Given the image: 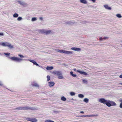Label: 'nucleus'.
I'll return each instance as SVG.
<instances>
[{
  "mask_svg": "<svg viewBox=\"0 0 122 122\" xmlns=\"http://www.w3.org/2000/svg\"><path fill=\"white\" fill-rule=\"evenodd\" d=\"M99 101V102L101 103L106 104L107 106V105H108L109 104V103H108V100H106L103 98L100 99Z\"/></svg>",
  "mask_w": 122,
  "mask_h": 122,
  "instance_id": "nucleus-1",
  "label": "nucleus"
},
{
  "mask_svg": "<svg viewBox=\"0 0 122 122\" xmlns=\"http://www.w3.org/2000/svg\"><path fill=\"white\" fill-rule=\"evenodd\" d=\"M41 33L43 34L46 35L50 34L51 32V30H45L44 29H42L39 31Z\"/></svg>",
  "mask_w": 122,
  "mask_h": 122,
  "instance_id": "nucleus-2",
  "label": "nucleus"
},
{
  "mask_svg": "<svg viewBox=\"0 0 122 122\" xmlns=\"http://www.w3.org/2000/svg\"><path fill=\"white\" fill-rule=\"evenodd\" d=\"M57 75L58 78L59 79H61L63 78V76H62V74L60 71H54V74Z\"/></svg>",
  "mask_w": 122,
  "mask_h": 122,
  "instance_id": "nucleus-3",
  "label": "nucleus"
},
{
  "mask_svg": "<svg viewBox=\"0 0 122 122\" xmlns=\"http://www.w3.org/2000/svg\"><path fill=\"white\" fill-rule=\"evenodd\" d=\"M58 51L61 53H63L67 54H72L73 53L72 51H66L65 50H58Z\"/></svg>",
  "mask_w": 122,
  "mask_h": 122,
  "instance_id": "nucleus-4",
  "label": "nucleus"
},
{
  "mask_svg": "<svg viewBox=\"0 0 122 122\" xmlns=\"http://www.w3.org/2000/svg\"><path fill=\"white\" fill-rule=\"evenodd\" d=\"M10 58L12 60L17 61H20L23 60V59H21L14 57H10Z\"/></svg>",
  "mask_w": 122,
  "mask_h": 122,
  "instance_id": "nucleus-5",
  "label": "nucleus"
},
{
  "mask_svg": "<svg viewBox=\"0 0 122 122\" xmlns=\"http://www.w3.org/2000/svg\"><path fill=\"white\" fill-rule=\"evenodd\" d=\"M26 119L27 121L32 122H36L37 121V120L35 118L27 117Z\"/></svg>",
  "mask_w": 122,
  "mask_h": 122,
  "instance_id": "nucleus-6",
  "label": "nucleus"
},
{
  "mask_svg": "<svg viewBox=\"0 0 122 122\" xmlns=\"http://www.w3.org/2000/svg\"><path fill=\"white\" fill-rule=\"evenodd\" d=\"M108 103H109V104L108 105H107L108 107H110L111 106H113L116 105V103L113 101H111L109 100H108Z\"/></svg>",
  "mask_w": 122,
  "mask_h": 122,
  "instance_id": "nucleus-7",
  "label": "nucleus"
},
{
  "mask_svg": "<svg viewBox=\"0 0 122 122\" xmlns=\"http://www.w3.org/2000/svg\"><path fill=\"white\" fill-rule=\"evenodd\" d=\"M23 110H35L36 109L35 108L33 107H30L28 106L23 107Z\"/></svg>",
  "mask_w": 122,
  "mask_h": 122,
  "instance_id": "nucleus-8",
  "label": "nucleus"
},
{
  "mask_svg": "<svg viewBox=\"0 0 122 122\" xmlns=\"http://www.w3.org/2000/svg\"><path fill=\"white\" fill-rule=\"evenodd\" d=\"M18 3L19 4H20V5H22L24 6H26L27 4L26 3H25L22 1H18Z\"/></svg>",
  "mask_w": 122,
  "mask_h": 122,
  "instance_id": "nucleus-9",
  "label": "nucleus"
},
{
  "mask_svg": "<svg viewBox=\"0 0 122 122\" xmlns=\"http://www.w3.org/2000/svg\"><path fill=\"white\" fill-rule=\"evenodd\" d=\"M77 71L81 74L83 75H87V73L84 71H82L79 70H77Z\"/></svg>",
  "mask_w": 122,
  "mask_h": 122,
  "instance_id": "nucleus-10",
  "label": "nucleus"
},
{
  "mask_svg": "<svg viewBox=\"0 0 122 122\" xmlns=\"http://www.w3.org/2000/svg\"><path fill=\"white\" fill-rule=\"evenodd\" d=\"M71 49L72 50L77 51H80L81 50V49L80 48L76 47H72Z\"/></svg>",
  "mask_w": 122,
  "mask_h": 122,
  "instance_id": "nucleus-11",
  "label": "nucleus"
},
{
  "mask_svg": "<svg viewBox=\"0 0 122 122\" xmlns=\"http://www.w3.org/2000/svg\"><path fill=\"white\" fill-rule=\"evenodd\" d=\"M104 6L105 8L107 9L111 10V8L109 7L107 5H105Z\"/></svg>",
  "mask_w": 122,
  "mask_h": 122,
  "instance_id": "nucleus-12",
  "label": "nucleus"
},
{
  "mask_svg": "<svg viewBox=\"0 0 122 122\" xmlns=\"http://www.w3.org/2000/svg\"><path fill=\"white\" fill-rule=\"evenodd\" d=\"M49 86L50 87H52L53 86V82H48Z\"/></svg>",
  "mask_w": 122,
  "mask_h": 122,
  "instance_id": "nucleus-13",
  "label": "nucleus"
},
{
  "mask_svg": "<svg viewBox=\"0 0 122 122\" xmlns=\"http://www.w3.org/2000/svg\"><path fill=\"white\" fill-rule=\"evenodd\" d=\"M98 116L97 114L96 115H86V117H94L97 116Z\"/></svg>",
  "mask_w": 122,
  "mask_h": 122,
  "instance_id": "nucleus-14",
  "label": "nucleus"
},
{
  "mask_svg": "<svg viewBox=\"0 0 122 122\" xmlns=\"http://www.w3.org/2000/svg\"><path fill=\"white\" fill-rule=\"evenodd\" d=\"M32 85L33 86H35L36 87H39V85L36 83H34L32 84Z\"/></svg>",
  "mask_w": 122,
  "mask_h": 122,
  "instance_id": "nucleus-15",
  "label": "nucleus"
},
{
  "mask_svg": "<svg viewBox=\"0 0 122 122\" xmlns=\"http://www.w3.org/2000/svg\"><path fill=\"white\" fill-rule=\"evenodd\" d=\"M80 1L81 3L84 4H86L87 3L86 0H80Z\"/></svg>",
  "mask_w": 122,
  "mask_h": 122,
  "instance_id": "nucleus-16",
  "label": "nucleus"
},
{
  "mask_svg": "<svg viewBox=\"0 0 122 122\" xmlns=\"http://www.w3.org/2000/svg\"><path fill=\"white\" fill-rule=\"evenodd\" d=\"M53 67H49L47 66V67L46 68V69L49 70H51L53 69Z\"/></svg>",
  "mask_w": 122,
  "mask_h": 122,
  "instance_id": "nucleus-17",
  "label": "nucleus"
},
{
  "mask_svg": "<svg viewBox=\"0 0 122 122\" xmlns=\"http://www.w3.org/2000/svg\"><path fill=\"white\" fill-rule=\"evenodd\" d=\"M15 109L17 110H23V107H19L17 108H16Z\"/></svg>",
  "mask_w": 122,
  "mask_h": 122,
  "instance_id": "nucleus-18",
  "label": "nucleus"
},
{
  "mask_svg": "<svg viewBox=\"0 0 122 122\" xmlns=\"http://www.w3.org/2000/svg\"><path fill=\"white\" fill-rule=\"evenodd\" d=\"M70 73L72 76L74 77H76V75L75 74H74L73 73V72L72 71H71L70 72Z\"/></svg>",
  "mask_w": 122,
  "mask_h": 122,
  "instance_id": "nucleus-19",
  "label": "nucleus"
},
{
  "mask_svg": "<svg viewBox=\"0 0 122 122\" xmlns=\"http://www.w3.org/2000/svg\"><path fill=\"white\" fill-rule=\"evenodd\" d=\"M61 99L63 101H65L66 100V98L64 97L63 96L61 98Z\"/></svg>",
  "mask_w": 122,
  "mask_h": 122,
  "instance_id": "nucleus-20",
  "label": "nucleus"
},
{
  "mask_svg": "<svg viewBox=\"0 0 122 122\" xmlns=\"http://www.w3.org/2000/svg\"><path fill=\"white\" fill-rule=\"evenodd\" d=\"M78 96L80 98H82L84 97V96L83 94H80L78 95Z\"/></svg>",
  "mask_w": 122,
  "mask_h": 122,
  "instance_id": "nucleus-21",
  "label": "nucleus"
},
{
  "mask_svg": "<svg viewBox=\"0 0 122 122\" xmlns=\"http://www.w3.org/2000/svg\"><path fill=\"white\" fill-rule=\"evenodd\" d=\"M88 99L87 98H85L84 100V101L86 102V103H87L88 102Z\"/></svg>",
  "mask_w": 122,
  "mask_h": 122,
  "instance_id": "nucleus-22",
  "label": "nucleus"
},
{
  "mask_svg": "<svg viewBox=\"0 0 122 122\" xmlns=\"http://www.w3.org/2000/svg\"><path fill=\"white\" fill-rule=\"evenodd\" d=\"M116 16L119 18H120L122 17L121 15L119 14H117L116 15Z\"/></svg>",
  "mask_w": 122,
  "mask_h": 122,
  "instance_id": "nucleus-23",
  "label": "nucleus"
},
{
  "mask_svg": "<svg viewBox=\"0 0 122 122\" xmlns=\"http://www.w3.org/2000/svg\"><path fill=\"white\" fill-rule=\"evenodd\" d=\"M18 16V14L17 13H15L13 15V17H17Z\"/></svg>",
  "mask_w": 122,
  "mask_h": 122,
  "instance_id": "nucleus-24",
  "label": "nucleus"
},
{
  "mask_svg": "<svg viewBox=\"0 0 122 122\" xmlns=\"http://www.w3.org/2000/svg\"><path fill=\"white\" fill-rule=\"evenodd\" d=\"M70 94L71 96H74L75 95L74 92H71L70 93Z\"/></svg>",
  "mask_w": 122,
  "mask_h": 122,
  "instance_id": "nucleus-25",
  "label": "nucleus"
},
{
  "mask_svg": "<svg viewBox=\"0 0 122 122\" xmlns=\"http://www.w3.org/2000/svg\"><path fill=\"white\" fill-rule=\"evenodd\" d=\"M8 47H9L11 49L13 48V46L11 45L10 44L8 45Z\"/></svg>",
  "mask_w": 122,
  "mask_h": 122,
  "instance_id": "nucleus-26",
  "label": "nucleus"
},
{
  "mask_svg": "<svg viewBox=\"0 0 122 122\" xmlns=\"http://www.w3.org/2000/svg\"><path fill=\"white\" fill-rule=\"evenodd\" d=\"M47 81H49L50 79V76L49 75H47Z\"/></svg>",
  "mask_w": 122,
  "mask_h": 122,
  "instance_id": "nucleus-27",
  "label": "nucleus"
},
{
  "mask_svg": "<svg viewBox=\"0 0 122 122\" xmlns=\"http://www.w3.org/2000/svg\"><path fill=\"white\" fill-rule=\"evenodd\" d=\"M82 81L85 83H87V81L86 80H83Z\"/></svg>",
  "mask_w": 122,
  "mask_h": 122,
  "instance_id": "nucleus-28",
  "label": "nucleus"
},
{
  "mask_svg": "<svg viewBox=\"0 0 122 122\" xmlns=\"http://www.w3.org/2000/svg\"><path fill=\"white\" fill-rule=\"evenodd\" d=\"M22 18L21 17H18V18L17 19V20L18 21H20L22 19Z\"/></svg>",
  "mask_w": 122,
  "mask_h": 122,
  "instance_id": "nucleus-29",
  "label": "nucleus"
},
{
  "mask_svg": "<svg viewBox=\"0 0 122 122\" xmlns=\"http://www.w3.org/2000/svg\"><path fill=\"white\" fill-rule=\"evenodd\" d=\"M78 117H86V115L80 116H77Z\"/></svg>",
  "mask_w": 122,
  "mask_h": 122,
  "instance_id": "nucleus-30",
  "label": "nucleus"
},
{
  "mask_svg": "<svg viewBox=\"0 0 122 122\" xmlns=\"http://www.w3.org/2000/svg\"><path fill=\"white\" fill-rule=\"evenodd\" d=\"M36 20V18L33 17L32 18V21H34Z\"/></svg>",
  "mask_w": 122,
  "mask_h": 122,
  "instance_id": "nucleus-31",
  "label": "nucleus"
},
{
  "mask_svg": "<svg viewBox=\"0 0 122 122\" xmlns=\"http://www.w3.org/2000/svg\"><path fill=\"white\" fill-rule=\"evenodd\" d=\"M33 63L35 65L37 66H39V65L36 63V62L35 61Z\"/></svg>",
  "mask_w": 122,
  "mask_h": 122,
  "instance_id": "nucleus-32",
  "label": "nucleus"
},
{
  "mask_svg": "<svg viewBox=\"0 0 122 122\" xmlns=\"http://www.w3.org/2000/svg\"><path fill=\"white\" fill-rule=\"evenodd\" d=\"M45 122H53V121H52L50 120H46L45 121Z\"/></svg>",
  "mask_w": 122,
  "mask_h": 122,
  "instance_id": "nucleus-33",
  "label": "nucleus"
},
{
  "mask_svg": "<svg viewBox=\"0 0 122 122\" xmlns=\"http://www.w3.org/2000/svg\"><path fill=\"white\" fill-rule=\"evenodd\" d=\"M18 56H19L21 58H23L24 57V56L21 55H18Z\"/></svg>",
  "mask_w": 122,
  "mask_h": 122,
  "instance_id": "nucleus-34",
  "label": "nucleus"
},
{
  "mask_svg": "<svg viewBox=\"0 0 122 122\" xmlns=\"http://www.w3.org/2000/svg\"><path fill=\"white\" fill-rule=\"evenodd\" d=\"M3 46H5V43H2L1 44Z\"/></svg>",
  "mask_w": 122,
  "mask_h": 122,
  "instance_id": "nucleus-35",
  "label": "nucleus"
},
{
  "mask_svg": "<svg viewBox=\"0 0 122 122\" xmlns=\"http://www.w3.org/2000/svg\"><path fill=\"white\" fill-rule=\"evenodd\" d=\"M9 44H10L8 43L5 42V46H8Z\"/></svg>",
  "mask_w": 122,
  "mask_h": 122,
  "instance_id": "nucleus-36",
  "label": "nucleus"
},
{
  "mask_svg": "<svg viewBox=\"0 0 122 122\" xmlns=\"http://www.w3.org/2000/svg\"><path fill=\"white\" fill-rule=\"evenodd\" d=\"M29 61L33 63L35 61L34 60H29Z\"/></svg>",
  "mask_w": 122,
  "mask_h": 122,
  "instance_id": "nucleus-37",
  "label": "nucleus"
},
{
  "mask_svg": "<svg viewBox=\"0 0 122 122\" xmlns=\"http://www.w3.org/2000/svg\"><path fill=\"white\" fill-rule=\"evenodd\" d=\"M121 102V103L120 104L119 107L120 108H122V102Z\"/></svg>",
  "mask_w": 122,
  "mask_h": 122,
  "instance_id": "nucleus-38",
  "label": "nucleus"
},
{
  "mask_svg": "<svg viewBox=\"0 0 122 122\" xmlns=\"http://www.w3.org/2000/svg\"><path fill=\"white\" fill-rule=\"evenodd\" d=\"M5 54L6 55L9 56L10 55V53H5Z\"/></svg>",
  "mask_w": 122,
  "mask_h": 122,
  "instance_id": "nucleus-39",
  "label": "nucleus"
},
{
  "mask_svg": "<svg viewBox=\"0 0 122 122\" xmlns=\"http://www.w3.org/2000/svg\"><path fill=\"white\" fill-rule=\"evenodd\" d=\"M71 23L70 22H67L66 23V24H70Z\"/></svg>",
  "mask_w": 122,
  "mask_h": 122,
  "instance_id": "nucleus-40",
  "label": "nucleus"
},
{
  "mask_svg": "<svg viewBox=\"0 0 122 122\" xmlns=\"http://www.w3.org/2000/svg\"><path fill=\"white\" fill-rule=\"evenodd\" d=\"M4 35V34L3 33H0V36H3Z\"/></svg>",
  "mask_w": 122,
  "mask_h": 122,
  "instance_id": "nucleus-41",
  "label": "nucleus"
},
{
  "mask_svg": "<svg viewBox=\"0 0 122 122\" xmlns=\"http://www.w3.org/2000/svg\"><path fill=\"white\" fill-rule=\"evenodd\" d=\"M119 77L120 78H122V74L119 76Z\"/></svg>",
  "mask_w": 122,
  "mask_h": 122,
  "instance_id": "nucleus-42",
  "label": "nucleus"
},
{
  "mask_svg": "<svg viewBox=\"0 0 122 122\" xmlns=\"http://www.w3.org/2000/svg\"><path fill=\"white\" fill-rule=\"evenodd\" d=\"M80 113H84V112L83 111H82L80 112Z\"/></svg>",
  "mask_w": 122,
  "mask_h": 122,
  "instance_id": "nucleus-43",
  "label": "nucleus"
},
{
  "mask_svg": "<svg viewBox=\"0 0 122 122\" xmlns=\"http://www.w3.org/2000/svg\"><path fill=\"white\" fill-rule=\"evenodd\" d=\"M40 19L41 20H43V18L42 17H41L40 18Z\"/></svg>",
  "mask_w": 122,
  "mask_h": 122,
  "instance_id": "nucleus-44",
  "label": "nucleus"
},
{
  "mask_svg": "<svg viewBox=\"0 0 122 122\" xmlns=\"http://www.w3.org/2000/svg\"><path fill=\"white\" fill-rule=\"evenodd\" d=\"M100 40H102V37H101L100 39Z\"/></svg>",
  "mask_w": 122,
  "mask_h": 122,
  "instance_id": "nucleus-45",
  "label": "nucleus"
},
{
  "mask_svg": "<svg viewBox=\"0 0 122 122\" xmlns=\"http://www.w3.org/2000/svg\"><path fill=\"white\" fill-rule=\"evenodd\" d=\"M2 84L0 82V86H2Z\"/></svg>",
  "mask_w": 122,
  "mask_h": 122,
  "instance_id": "nucleus-46",
  "label": "nucleus"
},
{
  "mask_svg": "<svg viewBox=\"0 0 122 122\" xmlns=\"http://www.w3.org/2000/svg\"><path fill=\"white\" fill-rule=\"evenodd\" d=\"M104 38L105 39H108V37H105V38Z\"/></svg>",
  "mask_w": 122,
  "mask_h": 122,
  "instance_id": "nucleus-47",
  "label": "nucleus"
},
{
  "mask_svg": "<svg viewBox=\"0 0 122 122\" xmlns=\"http://www.w3.org/2000/svg\"><path fill=\"white\" fill-rule=\"evenodd\" d=\"M119 101L120 102H122V99L120 100Z\"/></svg>",
  "mask_w": 122,
  "mask_h": 122,
  "instance_id": "nucleus-48",
  "label": "nucleus"
},
{
  "mask_svg": "<svg viewBox=\"0 0 122 122\" xmlns=\"http://www.w3.org/2000/svg\"><path fill=\"white\" fill-rule=\"evenodd\" d=\"M121 85H122V83H119Z\"/></svg>",
  "mask_w": 122,
  "mask_h": 122,
  "instance_id": "nucleus-49",
  "label": "nucleus"
},
{
  "mask_svg": "<svg viewBox=\"0 0 122 122\" xmlns=\"http://www.w3.org/2000/svg\"><path fill=\"white\" fill-rule=\"evenodd\" d=\"M76 69H74V71H76Z\"/></svg>",
  "mask_w": 122,
  "mask_h": 122,
  "instance_id": "nucleus-50",
  "label": "nucleus"
},
{
  "mask_svg": "<svg viewBox=\"0 0 122 122\" xmlns=\"http://www.w3.org/2000/svg\"><path fill=\"white\" fill-rule=\"evenodd\" d=\"M54 84H55V83H54Z\"/></svg>",
  "mask_w": 122,
  "mask_h": 122,
  "instance_id": "nucleus-51",
  "label": "nucleus"
}]
</instances>
